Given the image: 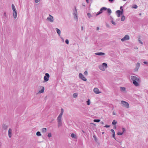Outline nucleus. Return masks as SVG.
Returning a JSON list of instances; mask_svg holds the SVG:
<instances>
[{
	"label": "nucleus",
	"mask_w": 148,
	"mask_h": 148,
	"mask_svg": "<svg viewBox=\"0 0 148 148\" xmlns=\"http://www.w3.org/2000/svg\"><path fill=\"white\" fill-rule=\"evenodd\" d=\"M131 79L133 82V84L136 86H137L139 85V83L140 82V80L137 77L132 76L131 77Z\"/></svg>",
	"instance_id": "nucleus-1"
},
{
	"label": "nucleus",
	"mask_w": 148,
	"mask_h": 148,
	"mask_svg": "<svg viewBox=\"0 0 148 148\" xmlns=\"http://www.w3.org/2000/svg\"><path fill=\"white\" fill-rule=\"evenodd\" d=\"M61 119L62 117L59 116H58L57 118L58 123V127L62 126V122Z\"/></svg>",
	"instance_id": "nucleus-2"
},
{
	"label": "nucleus",
	"mask_w": 148,
	"mask_h": 148,
	"mask_svg": "<svg viewBox=\"0 0 148 148\" xmlns=\"http://www.w3.org/2000/svg\"><path fill=\"white\" fill-rule=\"evenodd\" d=\"M121 103L122 104V106L125 107L126 108H129V104L128 102L124 101H122L121 102Z\"/></svg>",
	"instance_id": "nucleus-3"
},
{
	"label": "nucleus",
	"mask_w": 148,
	"mask_h": 148,
	"mask_svg": "<svg viewBox=\"0 0 148 148\" xmlns=\"http://www.w3.org/2000/svg\"><path fill=\"white\" fill-rule=\"evenodd\" d=\"M75 9L73 10V15H74V18L75 19H76L77 21L78 20L76 8L75 7Z\"/></svg>",
	"instance_id": "nucleus-4"
},
{
	"label": "nucleus",
	"mask_w": 148,
	"mask_h": 148,
	"mask_svg": "<svg viewBox=\"0 0 148 148\" xmlns=\"http://www.w3.org/2000/svg\"><path fill=\"white\" fill-rule=\"evenodd\" d=\"M50 77L49 74L47 73L45 74V75L44 76V79L45 82H47L49 80V78Z\"/></svg>",
	"instance_id": "nucleus-5"
},
{
	"label": "nucleus",
	"mask_w": 148,
	"mask_h": 148,
	"mask_svg": "<svg viewBox=\"0 0 148 148\" xmlns=\"http://www.w3.org/2000/svg\"><path fill=\"white\" fill-rule=\"evenodd\" d=\"M79 77L81 79L84 81H86L87 80L86 78L81 73L79 74Z\"/></svg>",
	"instance_id": "nucleus-6"
},
{
	"label": "nucleus",
	"mask_w": 148,
	"mask_h": 148,
	"mask_svg": "<svg viewBox=\"0 0 148 148\" xmlns=\"http://www.w3.org/2000/svg\"><path fill=\"white\" fill-rule=\"evenodd\" d=\"M2 127L3 130L6 131L8 128V125L6 124L3 123L2 125Z\"/></svg>",
	"instance_id": "nucleus-7"
},
{
	"label": "nucleus",
	"mask_w": 148,
	"mask_h": 148,
	"mask_svg": "<svg viewBox=\"0 0 148 148\" xmlns=\"http://www.w3.org/2000/svg\"><path fill=\"white\" fill-rule=\"evenodd\" d=\"M129 39L130 37L128 35H126L123 38L121 39V40L122 41H124L126 40H128Z\"/></svg>",
	"instance_id": "nucleus-8"
},
{
	"label": "nucleus",
	"mask_w": 148,
	"mask_h": 148,
	"mask_svg": "<svg viewBox=\"0 0 148 148\" xmlns=\"http://www.w3.org/2000/svg\"><path fill=\"white\" fill-rule=\"evenodd\" d=\"M140 64L139 62H137L136 64V67L134 69V71H137L140 66Z\"/></svg>",
	"instance_id": "nucleus-9"
},
{
	"label": "nucleus",
	"mask_w": 148,
	"mask_h": 148,
	"mask_svg": "<svg viewBox=\"0 0 148 148\" xmlns=\"http://www.w3.org/2000/svg\"><path fill=\"white\" fill-rule=\"evenodd\" d=\"M47 19L50 22H52L53 21V16L49 15V17H47Z\"/></svg>",
	"instance_id": "nucleus-10"
},
{
	"label": "nucleus",
	"mask_w": 148,
	"mask_h": 148,
	"mask_svg": "<svg viewBox=\"0 0 148 148\" xmlns=\"http://www.w3.org/2000/svg\"><path fill=\"white\" fill-rule=\"evenodd\" d=\"M13 11V16L14 18H16L17 16V11L16 9L14 10Z\"/></svg>",
	"instance_id": "nucleus-11"
},
{
	"label": "nucleus",
	"mask_w": 148,
	"mask_h": 148,
	"mask_svg": "<svg viewBox=\"0 0 148 148\" xmlns=\"http://www.w3.org/2000/svg\"><path fill=\"white\" fill-rule=\"evenodd\" d=\"M8 135L9 137L10 138H11L12 136V130L11 128H10L8 130Z\"/></svg>",
	"instance_id": "nucleus-12"
},
{
	"label": "nucleus",
	"mask_w": 148,
	"mask_h": 148,
	"mask_svg": "<svg viewBox=\"0 0 148 148\" xmlns=\"http://www.w3.org/2000/svg\"><path fill=\"white\" fill-rule=\"evenodd\" d=\"M121 92H122L124 93H126L127 92L126 88L124 87H121Z\"/></svg>",
	"instance_id": "nucleus-13"
},
{
	"label": "nucleus",
	"mask_w": 148,
	"mask_h": 148,
	"mask_svg": "<svg viewBox=\"0 0 148 148\" xmlns=\"http://www.w3.org/2000/svg\"><path fill=\"white\" fill-rule=\"evenodd\" d=\"M93 91L96 94H99L101 93V92L99 91V90L97 88H95L94 89Z\"/></svg>",
	"instance_id": "nucleus-14"
},
{
	"label": "nucleus",
	"mask_w": 148,
	"mask_h": 148,
	"mask_svg": "<svg viewBox=\"0 0 148 148\" xmlns=\"http://www.w3.org/2000/svg\"><path fill=\"white\" fill-rule=\"evenodd\" d=\"M95 54L96 55L99 56L104 55H105V53H104L101 52L96 53H95Z\"/></svg>",
	"instance_id": "nucleus-15"
},
{
	"label": "nucleus",
	"mask_w": 148,
	"mask_h": 148,
	"mask_svg": "<svg viewBox=\"0 0 148 148\" xmlns=\"http://www.w3.org/2000/svg\"><path fill=\"white\" fill-rule=\"evenodd\" d=\"M115 13L118 17H120V10H118L116 11Z\"/></svg>",
	"instance_id": "nucleus-16"
},
{
	"label": "nucleus",
	"mask_w": 148,
	"mask_h": 148,
	"mask_svg": "<svg viewBox=\"0 0 148 148\" xmlns=\"http://www.w3.org/2000/svg\"><path fill=\"white\" fill-rule=\"evenodd\" d=\"M71 136L73 138H75V139H77V137L76 136V135L73 134L72 133L71 135Z\"/></svg>",
	"instance_id": "nucleus-17"
},
{
	"label": "nucleus",
	"mask_w": 148,
	"mask_h": 148,
	"mask_svg": "<svg viewBox=\"0 0 148 148\" xmlns=\"http://www.w3.org/2000/svg\"><path fill=\"white\" fill-rule=\"evenodd\" d=\"M44 90H45V88H44V87L42 86V89H41V90H40L39 91L38 93H41L43 92H44Z\"/></svg>",
	"instance_id": "nucleus-18"
},
{
	"label": "nucleus",
	"mask_w": 148,
	"mask_h": 148,
	"mask_svg": "<svg viewBox=\"0 0 148 148\" xmlns=\"http://www.w3.org/2000/svg\"><path fill=\"white\" fill-rule=\"evenodd\" d=\"M56 31L57 32V33L60 36L61 33L60 30L59 29L57 28H56Z\"/></svg>",
	"instance_id": "nucleus-19"
},
{
	"label": "nucleus",
	"mask_w": 148,
	"mask_h": 148,
	"mask_svg": "<svg viewBox=\"0 0 148 148\" xmlns=\"http://www.w3.org/2000/svg\"><path fill=\"white\" fill-rule=\"evenodd\" d=\"M121 16V21H124L125 19V16L123 15Z\"/></svg>",
	"instance_id": "nucleus-20"
},
{
	"label": "nucleus",
	"mask_w": 148,
	"mask_h": 148,
	"mask_svg": "<svg viewBox=\"0 0 148 148\" xmlns=\"http://www.w3.org/2000/svg\"><path fill=\"white\" fill-rule=\"evenodd\" d=\"M122 132H121V136L123 134L126 132V129L125 128L122 127Z\"/></svg>",
	"instance_id": "nucleus-21"
},
{
	"label": "nucleus",
	"mask_w": 148,
	"mask_h": 148,
	"mask_svg": "<svg viewBox=\"0 0 148 148\" xmlns=\"http://www.w3.org/2000/svg\"><path fill=\"white\" fill-rule=\"evenodd\" d=\"M102 66H103V67L104 68L105 67V68H106L107 67V65L106 63L104 62L102 64Z\"/></svg>",
	"instance_id": "nucleus-22"
},
{
	"label": "nucleus",
	"mask_w": 148,
	"mask_h": 148,
	"mask_svg": "<svg viewBox=\"0 0 148 148\" xmlns=\"http://www.w3.org/2000/svg\"><path fill=\"white\" fill-rule=\"evenodd\" d=\"M108 13L109 15H110L112 12V11L110 8H107V9Z\"/></svg>",
	"instance_id": "nucleus-23"
},
{
	"label": "nucleus",
	"mask_w": 148,
	"mask_h": 148,
	"mask_svg": "<svg viewBox=\"0 0 148 148\" xmlns=\"http://www.w3.org/2000/svg\"><path fill=\"white\" fill-rule=\"evenodd\" d=\"M47 130V129L46 128H43L42 129V133L45 132H46Z\"/></svg>",
	"instance_id": "nucleus-24"
},
{
	"label": "nucleus",
	"mask_w": 148,
	"mask_h": 148,
	"mask_svg": "<svg viewBox=\"0 0 148 148\" xmlns=\"http://www.w3.org/2000/svg\"><path fill=\"white\" fill-rule=\"evenodd\" d=\"M36 135L38 136H40L41 135V133L40 132L38 131L36 133Z\"/></svg>",
	"instance_id": "nucleus-25"
},
{
	"label": "nucleus",
	"mask_w": 148,
	"mask_h": 148,
	"mask_svg": "<svg viewBox=\"0 0 148 148\" xmlns=\"http://www.w3.org/2000/svg\"><path fill=\"white\" fill-rule=\"evenodd\" d=\"M99 68L100 70L102 71H105L104 68L102 66H99Z\"/></svg>",
	"instance_id": "nucleus-26"
},
{
	"label": "nucleus",
	"mask_w": 148,
	"mask_h": 148,
	"mask_svg": "<svg viewBox=\"0 0 148 148\" xmlns=\"http://www.w3.org/2000/svg\"><path fill=\"white\" fill-rule=\"evenodd\" d=\"M93 137L94 139V140H95V141L96 142H97V141L98 140L97 139V137H96V136L95 135V134H94L93 135Z\"/></svg>",
	"instance_id": "nucleus-27"
},
{
	"label": "nucleus",
	"mask_w": 148,
	"mask_h": 148,
	"mask_svg": "<svg viewBox=\"0 0 148 148\" xmlns=\"http://www.w3.org/2000/svg\"><path fill=\"white\" fill-rule=\"evenodd\" d=\"M123 10L122 7L121 6V15H123Z\"/></svg>",
	"instance_id": "nucleus-28"
},
{
	"label": "nucleus",
	"mask_w": 148,
	"mask_h": 148,
	"mask_svg": "<svg viewBox=\"0 0 148 148\" xmlns=\"http://www.w3.org/2000/svg\"><path fill=\"white\" fill-rule=\"evenodd\" d=\"M100 120L99 119H95L93 120L94 122L97 123H98L100 121Z\"/></svg>",
	"instance_id": "nucleus-29"
},
{
	"label": "nucleus",
	"mask_w": 148,
	"mask_h": 148,
	"mask_svg": "<svg viewBox=\"0 0 148 148\" xmlns=\"http://www.w3.org/2000/svg\"><path fill=\"white\" fill-rule=\"evenodd\" d=\"M87 15L89 18H90L92 17V15H91V14L90 13H88L87 14Z\"/></svg>",
	"instance_id": "nucleus-30"
},
{
	"label": "nucleus",
	"mask_w": 148,
	"mask_h": 148,
	"mask_svg": "<svg viewBox=\"0 0 148 148\" xmlns=\"http://www.w3.org/2000/svg\"><path fill=\"white\" fill-rule=\"evenodd\" d=\"M117 122L115 120H114L112 122V124L113 125H116L117 123Z\"/></svg>",
	"instance_id": "nucleus-31"
},
{
	"label": "nucleus",
	"mask_w": 148,
	"mask_h": 148,
	"mask_svg": "<svg viewBox=\"0 0 148 148\" xmlns=\"http://www.w3.org/2000/svg\"><path fill=\"white\" fill-rule=\"evenodd\" d=\"M12 8L13 10L16 9L15 7L13 4H12Z\"/></svg>",
	"instance_id": "nucleus-32"
},
{
	"label": "nucleus",
	"mask_w": 148,
	"mask_h": 148,
	"mask_svg": "<svg viewBox=\"0 0 148 148\" xmlns=\"http://www.w3.org/2000/svg\"><path fill=\"white\" fill-rule=\"evenodd\" d=\"M132 7L133 8L136 9L138 8V6L136 5L135 4L133 5Z\"/></svg>",
	"instance_id": "nucleus-33"
},
{
	"label": "nucleus",
	"mask_w": 148,
	"mask_h": 148,
	"mask_svg": "<svg viewBox=\"0 0 148 148\" xmlns=\"http://www.w3.org/2000/svg\"><path fill=\"white\" fill-rule=\"evenodd\" d=\"M77 96V93H75L73 94V96L75 98Z\"/></svg>",
	"instance_id": "nucleus-34"
},
{
	"label": "nucleus",
	"mask_w": 148,
	"mask_h": 148,
	"mask_svg": "<svg viewBox=\"0 0 148 148\" xmlns=\"http://www.w3.org/2000/svg\"><path fill=\"white\" fill-rule=\"evenodd\" d=\"M86 103L88 105H90V102L89 99H88V100L86 101Z\"/></svg>",
	"instance_id": "nucleus-35"
},
{
	"label": "nucleus",
	"mask_w": 148,
	"mask_h": 148,
	"mask_svg": "<svg viewBox=\"0 0 148 148\" xmlns=\"http://www.w3.org/2000/svg\"><path fill=\"white\" fill-rule=\"evenodd\" d=\"M102 10L103 11H106L107 9V8L105 7H102L101 8Z\"/></svg>",
	"instance_id": "nucleus-36"
},
{
	"label": "nucleus",
	"mask_w": 148,
	"mask_h": 148,
	"mask_svg": "<svg viewBox=\"0 0 148 148\" xmlns=\"http://www.w3.org/2000/svg\"><path fill=\"white\" fill-rule=\"evenodd\" d=\"M52 135L51 133H49L47 135V136L49 138H50L51 137Z\"/></svg>",
	"instance_id": "nucleus-37"
},
{
	"label": "nucleus",
	"mask_w": 148,
	"mask_h": 148,
	"mask_svg": "<svg viewBox=\"0 0 148 148\" xmlns=\"http://www.w3.org/2000/svg\"><path fill=\"white\" fill-rule=\"evenodd\" d=\"M84 74L85 75H87L88 74V72L87 71H86L84 73Z\"/></svg>",
	"instance_id": "nucleus-38"
},
{
	"label": "nucleus",
	"mask_w": 148,
	"mask_h": 148,
	"mask_svg": "<svg viewBox=\"0 0 148 148\" xmlns=\"http://www.w3.org/2000/svg\"><path fill=\"white\" fill-rule=\"evenodd\" d=\"M65 42L67 44H69V40L68 39H66L65 40Z\"/></svg>",
	"instance_id": "nucleus-39"
},
{
	"label": "nucleus",
	"mask_w": 148,
	"mask_h": 148,
	"mask_svg": "<svg viewBox=\"0 0 148 148\" xmlns=\"http://www.w3.org/2000/svg\"><path fill=\"white\" fill-rule=\"evenodd\" d=\"M111 22L114 25H115L116 24V23L114 21H113V20H112Z\"/></svg>",
	"instance_id": "nucleus-40"
},
{
	"label": "nucleus",
	"mask_w": 148,
	"mask_h": 148,
	"mask_svg": "<svg viewBox=\"0 0 148 148\" xmlns=\"http://www.w3.org/2000/svg\"><path fill=\"white\" fill-rule=\"evenodd\" d=\"M101 14V13L99 11L97 13V14H96V16H97Z\"/></svg>",
	"instance_id": "nucleus-41"
},
{
	"label": "nucleus",
	"mask_w": 148,
	"mask_h": 148,
	"mask_svg": "<svg viewBox=\"0 0 148 148\" xmlns=\"http://www.w3.org/2000/svg\"><path fill=\"white\" fill-rule=\"evenodd\" d=\"M138 41L140 44H143V42L140 40V38L138 39Z\"/></svg>",
	"instance_id": "nucleus-42"
},
{
	"label": "nucleus",
	"mask_w": 148,
	"mask_h": 148,
	"mask_svg": "<svg viewBox=\"0 0 148 148\" xmlns=\"http://www.w3.org/2000/svg\"><path fill=\"white\" fill-rule=\"evenodd\" d=\"M111 132L113 134H114L115 133V132L114 130L112 129L111 130Z\"/></svg>",
	"instance_id": "nucleus-43"
},
{
	"label": "nucleus",
	"mask_w": 148,
	"mask_h": 148,
	"mask_svg": "<svg viewBox=\"0 0 148 148\" xmlns=\"http://www.w3.org/2000/svg\"><path fill=\"white\" fill-rule=\"evenodd\" d=\"M115 133L114 134H113L112 135V137H113L114 139H115V140H116V138H115Z\"/></svg>",
	"instance_id": "nucleus-44"
},
{
	"label": "nucleus",
	"mask_w": 148,
	"mask_h": 148,
	"mask_svg": "<svg viewBox=\"0 0 148 148\" xmlns=\"http://www.w3.org/2000/svg\"><path fill=\"white\" fill-rule=\"evenodd\" d=\"M99 11L101 13H102L103 12V10H102L101 8L100 9Z\"/></svg>",
	"instance_id": "nucleus-45"
},
{
	"label": "nucleus",
	"mask_w": 148,
	"mask_h": 148,
	"mask_svg": "<svg viewBox=\"0 0 148 148\" xmlns=\"http://www.w3.org/2000/svg\"><path fill=\"white\" fill-rule=\"evenodd\" d=\"M63 114V113L60 112V114L58 116L62 117V115Z\"/></svg>",
	"instance_id": "nucleus-46"
},
{
	"label": "nucleus",
	"mask_w": 148,
	"mask_h": 148,
	"mask_svg": "<svg viewBox=\"0 0 148 148\" xmlns=\"http://www.w3.org/2000/svg\"><path fill=\"white\" fill-rule=\"evenodd\" d=\"M110 126V125H106L105 126H104V127L108 128Z\"/></svg>",
	"instance_id": "nucleus-47"
},
{
	"label": "nucleus",
	"mask_w": 148,
	"mask_h": 148,
	"mask_svg": "<svg viewBox=\"0 0 148 148\" xmlns=\"http://www.w3.org/2000/svg\"><path fill=\"white\" fill-rule=\"evenodd\" d=\"M64 112V109L62 108L61 109V113H63Z\"/></svg>",
	"instance_id": "nucleus-48"
},
{
	"label": "nucleus",
	"mask_w": 148,
	"mask_h": 148,
	"mask_svg": "<svg viewBox=\"0 0 148 148\" xmlns=\"http://www.w3.org/2000/svg\"><path fill=\"white\" fill-rule=\"evenodd\" d=\"M40 1V0H35V3H37Z\"/></svg>",
	"instance_id": "nucleus-49"
},
{
	"label": "nucleus",
	"mask_w": 148,
	"mask_h": 148,
	"mask_svg": "<svg viewBox=\"0 0 148 148\" xmlns=\"http://www.w3.org/2000/svg\"><path fill=\"white\" fill-rule=\"evenodd\" d=\"M114 0H108V1L110 3H112L113 2Z\"/></svg>",
	"instance_id": "nucleus-50"
},
{
	"label": "nucleus",
	"mask_w": 148,
	"mask_h": 148,
	"mask_svg": "<svg viewBox=\"0 0 148 148\" xmlns=\"http://www.w3.org/2000/svg\"><path fill=\"white\" fill-rule=\"evenodd\" d=\"M143 63L145 64H148V62L146 61H144Z\"/></svg>",
	"instance_id": "nucleus-51"
},
{
	"label": "nucleus",
	"mask_w": 148,
	"mask_h": 148,
	"mask_svg": "<svg viewBox=\"0 0 148 148\" xmlns=\"http://www.w3.org/2000/svg\"><path fill=\"white\" fill-rule=\"evenodd\" d=\"M4 16H5V17H6L7 16H6V12H4Z\"/></svg>",
	"instance_id": "nucleus-52"
},
{
	"label": "nucleus",
	"mask_w": 148,
	"mask_h": 148,
	"mask_svg": "<svg viewBox=\"0 0 148 148\" xmlns=\"http://www.w3.org/2000/svg\"><path fill=\"white\" fill-rule=\"evenodd\" d=\"M117 134L118 135H120V132H118V133H117Z\"/></svg>",
	"instance_id": "nucleus-53"
},
{
	"label": "nucleus",
	"mask_w": 148,
	"mask_h": 148,
	"mask_svg": "<svg viewBox=\"0 0 148 148\" xmlns=\"http://www.w3.org/2000/svg\"><path fill=\"white\" fill-rule=\"evenodd\" d=\"M116 125H114V128L116 129Z\"/></svg>",
	"instance_id": "nucleus-54"
},
{
	"label": "nucleus",
	"mask_w": 148,
	"mask_h": 148,
	"mask_svg": "<svg viewBox=\"0 0 148 148\" xmlns=\"http://www.w3.org/2000/svg\"><path fill=\"white\" fill-rule=\"evenodd\" d=\"M100 123H101V124H103V125L104 124V122H103V121H101V122H100Z\"/></svg>",
	"instance_id": "nucleus-55"
},
{
	"label": "nucleus",
	"mask_w": 148,
	"mask_h": 148,
	"mask_svg": "<svg viewBox=\"0 0 148 148\" xmlns=\"http://www.w3.org/2000/svg\"><path fill=\"white\" fill-rule=\"evenodd\" d=\"M82 5L83 6H85V3H83L82 4Z\"/></svg>",
	"instance_id": "nucleus-56"
},
{
	"label": "nucleus",
	"mask_w": 148,
	"mask_h": 148,
	"mask_svg": "<svg viewBox=\"0 0 148 148\" xmlns=\"http://www.w3.org/2000/svg\"><path fill=\"white\" fill-rule=\"evenodd\" d=\"M86 2L87 3H89V0H86Z\"/></svg>",
	"instance_id": "nucleus-57"
},
{
	"label": "nucleus",
	"mask_w": 148,
	"mask_h": 148,
	"mask_svg": "<svg viewBox=\"0 0 148 148\" xmlns=\"http://www.w3.org/2000/svg\"><path fill=\"white\" fill-rule=\"evenodd\" d=\"M99 27H97V30H99Z\"/></svg>",
	"instance_id": "nucleus-58"
},
{
	"label": "nucleus",
	"mask_w": 148,
	"mask_h": 148,
	"mask_svg": "<svg viewBox=\"0 0 148 148\" xmlns=\"http://www.w3.org/2000/svg\"><path fill=\"white\" fill-rule=\"evenodd\" d=\"M61 39L62 40L63 42H64V38H61Z\"/></svg>",
	"instance_id": "nucleus-59"
},
{
	"label": "nucleus",
	"mask_w": 148,
	"mask_h": 148,
	"mask_svg": "<svg viewBox=\"0 0 148 148\" xmlns=\"http://www.w3.org/2000/svg\"><path fill=\"white\" fill-rule=\"evenodd\" d=\"M83 26H82L81 27V30H83Z\"/></svg>",
	"instance_id": "nucleus-60"
},
{
	"label": "nucleus",
	"mask_w": 148,
	"mask_h": 148,
	"mask_svg": "<svg viewBox=\"0 0 148 148\" xmlns=\"http://www.w3.org/2000/svg\"><path fill=\"white\" fill-rule=\"evenodd\" d=\"M90 124H93V125H95V124H94V123H90Z\"/></svg>",
	"instance_id": "nucleus-61"
},
{
	"label": "nucleus",
	"mask_w": 148,
	"mask_h": 148,
	"mask_svg": "<svg viewBox=\"0 0 148 148\" xmlns=\"http://www.w3.org/2000/svg\"><path fill=\"white\" fill-rule=\"evenodd\" d=\"M113 115H115V114L114 112H113Z\"/></svg>",
	"instance_id": "nucleus-62"
},
{
	"label": "nucleus",
	"mask_w": 148,
	"mask_h": 148,
	"mask_svg": "<svg viewBox=\"0 0 148 148\" xmlns=\"http://www.w3.org/2000/svg\"><path fill=\"white\" fill-rule=\"evenodd\" d=\"M110 18L111 19H112V20H113V18L111 16H110Z\"/></svg>",
	"instance_id": "nucleus-63"
},
{
	"label": "nucleus",
	"mask_w": 148,
	"mask_h": 148,
	"mask_svg": "<svg viewBox=\"0 0 148 148\" xmlns=\"http://www.w3.org/2000/svg\"><path fill=\"white\" fill-rule=\"evenodd\" d=\"M139 14L140 15H141V13H140V14Z\"/></svg>",
	"instance_id": "nucleus-64"
}]
</instances>
